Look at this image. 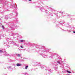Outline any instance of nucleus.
Returning a JSON list of instances; mask_svg holds the SVG:
<instances>
[{"label":"nucleus","mask_w":75,"mask_h":75,"mask_svg":"<svg viewBox=\"0 0 75 75\" xmlns=\"http://www.w3.org/2000/svg\"><path fill=\"white\" fill-rule=\"evenodd\" d=\"M8 54H6V56H7Z\"/></svg>","instance_id":"9d476101"},{"label":"nucleus","mask_w":75,"mask_h":75,"mask_svg":"<svg viewBox=\"0 0 75 75\" xmlns=\"http://www.w3.org/2000/svg\"><path fill=\"white\" fill-rule=\"evenodd\" d=\"M73 33H75V31H74V32H73Z\"/></svg>","instance_id":"f8f14e48"},{"label":"nucleus","mask_w":75,"mask_h":75,"mask_svg":"<svg viewBox=\"0 0 75 75\" xmlns=\"http://www.w3.org/2000/svg\"><path fill=\"white\" fill-rule=\"evenodd\" d=\"M42 11H43V10H44V8H42Z\"/></svg>","instance_id":"423d86ee"},{"label":"nucleus","mask_w":75,"mask_h":75,"mask_svg":"<svg viewBox=\"0 0 75 75\" xmlns=\"http://www.w3.org/2000/svg\"><path fill=\"white\" fill-rule=\"evenodd\" d=\"M67 71V72H68V73H71V72H70V71Z\"/></svg>","instance_id":"39448f33"},{"label":"nucleus","mask_w":75,"mask_h":75,"mask_svg":"<svg viewBox=\"0 0 75 75\" xmlns=\"http://www.w3.org/2000/svg\"><path fill=\"white\" fill-rule=\"evenodd\" d=\"M28 68V66H27L25 67V69H27Z\"/></svg>","instance_id":"7ed1b4c3"},{"label":"nucleus","mask_w":75,"mask_h":75,"mask_svg":"<svg viewBox=\"0 0 75 75\" xmlns=\"http://www.w3.org/2000/svg\"><path fill=\"white\" fill-rule=\"evenodd\" d=\"M3 52V51L1 50H0V52Z\"/></svg>","instance_id":"0eeeda50"},{"label":"nucleus","mask_w":75,"mask_h":75,"mask_svg":"<svg viewBox=\"0 0 75 75\" xmlns=\"http://www.w3.org/2000/svg\"><path fill=\"white\" fill-rule=\"evenodd\" d=\"M21 48H23V46H21Z\"/></svg>","instance_id":"9b49d317"},{"label":"nucleus","mask_w":75,"mask_h":75,"mask_svg":"<svg viewBox=\"0 0 75 75\" xmlns=\"http://www.w3.org/2000/svg\"><path fill=\"white\" fill-rule=\"evenodd\" d=\"M29 0V1H31V0Z\"/></svg>","instance_id":"ddd939ff"},{"label":"nucleus","mask_w":75,"mask_h":75,"mask_svg":"<svg viewBox=\"0 0 75 75\" xmlns=\"http://www.w3.org/2000/svg\"><path fill=\"white\" fill-rule=\"evenodd\" d=\"M58 63V64H60V62H57Z\"/></svg>","instance_id":"1a4fd4ad"},{"label":"nucleus","mask_w":75,"mask_h":75,"mask_svg":"<svg viewBox=\"0 0 75 75\" xmlns=\"http://www.w3.org/2000/svg\"><path fill=\"white\" fill-rule=\"evenodd\" d=\"M2 27L3 28V29H4V26H3V25H2Z\"/></svg>","instance_id":"6e6552de"},{"label":"nucleus","mask_w":75,"mask_h":75,"mask_svg":"<svg viewBox=\"0 0 75 75\" xmlns=\"http://www.w3.org/2000/svg\"><path fill=\"white\" fill-rule=\"evenodd\" d=\"M22 65L21 64H19V63H18L17 64H16V66H21Z\"/></svg>","instance_id":"f257e3e1"},{"label":"nucleus","mask_w":75,"mask_h":75,"mask_svg":"<svg viewBox=\"0 0 75 75\" xmlns=\"http://www.w3.org/2000/svg\"><path fill=\"white\" fill-rule=\"evenodd\" d=\"M21 42H24L25 41V40H20Z\"/></svg>","instance_id":"f03ea898"},{"label":"nucleus","mask_w":75,"mask_h":75,"mask_svg":"<svg viewBox=\"0 0 75 75\" xmlns=\"http://www.w3.org/2000/svg\"><path fill=\"white\" fill-rule=\"evenodd\" d=\"M18 57H21L20 54H18Z\"/></svg>","instance_id":"20e7f679"}]
</instances>
